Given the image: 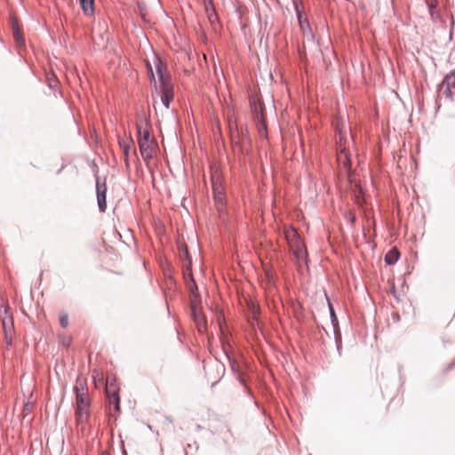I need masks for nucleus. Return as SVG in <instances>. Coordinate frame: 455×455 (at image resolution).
I'll return each instance as SVG.
<instances>
[{"mask_svg":"<svg viewBox=\"0 0 455 455\" xmlns=\"http://www.w3.org/2000/svg\"><path fill=\"white\" fill-rule=\"evenodd\" d=\"M137 139L142 158L148 161L154 156L156 141L151 138V124L144 115H139L136 121Z\"/></svg>","mask_w":455,"mask_h":455,"instance_id":"nucleus-1","label":"nucleus"},{"mask_svg":"<svg viewBox=\"0 0 455 455\" xmlns=\"http://www.w3.org/2000/svg\"><path fill=\"white\" fill-rule=\"evenodd\" d=\"M156 72L160 82L161 101L166 108H169L174 97L173 84L171 76L164 74L163 64L159 60L156 64Z\"/></svg>","mask_w":455,"mask_h":455,"instance_id":"nucleus-2","label":"nucleus"},{"mask_svg":"<svg viewBox=\"0 0 455 455\" xmlns=\"http://www.w3.org/2000/svg\"><path fill=\"white\" fill-rule=\"evenodd\" d=\"M455 93V69L445 76L439 86V94L451 98Z\"/></svg>","mask_w":455,"mask_h":455,"instance_id":"nucleus-3","label":"nucleus"},{"mask_svg":"<svg viewBox=\"0 0 455 455\" xmlns=\"http://www.w3.org/2000/svg\"><path fill=\"white\" fill-rule=\"evenodd\" d=\"M251 107L254 121L258 124L259 132H267V124L264 120L263 107L261 104H258L255 100L251 101Z\"/></svg>","mask_w":455,"mask_h":455,"instance_id":"nucleus-4","label":"nucleus"},{"mask_svg":"<svg viewBox=\"0 0 455 455\" xmlns=\"http://www.w3.org/2000/svg\"><path fill=\"white\" fill-rule=\"evenodd\" d=\"M106 193H107V186L105 181L100 182L99 179L96 180V194H97V202L99 210L101 212H104L107 208L106 202Z\"/></svg>","mask_w":455,"mask_h":455,"instance_id":"nucleus-5","label":"nucleus"},{"mask_svg":"<svg viewBox=\"0 0 455 455\" xmlns=\"http://www.w3.org/2000/svg\"><path fill=\"white\" fill-rule=\"evenodd\" d=\"M90 419L89 410H76V422L79 431L84 435Z\"/></svg>","mask_w":455,"mask_h":455,"instance_id":"nucleus-6","label":"nucleus"},{"mask_svg":"<svg viewBox=\"0 0 455 455\" xmlns=\"http://www.w3.org/2000/svg\"><path fill=\"white\" fill-rule=\"evenodd\" d=\"M106 395L108 398L109 403L114 405V409L116 411H120V399L117 394V390L113 385L108 386L106 388Z\"/></svg>","mask_w":455,"mask_h":455,"instance_id":"nucleus-7","label":"nucleus"},{"mask_svg":"<svg viewBox=\"0 0 455 455\" xmlns=\"http://www.w3.org/2000/svg\"><path fill=\"white\" fill-rule=\"evenodd\" d=\"M76 395V410H89L90 409V399L88 393H80Z\"/></svg>","mask_w":455,"mask_h":455,"instance_id":"nucleus-8","label":"nucleus"},{"mask_svg":"<svg viewBox=\"0 0 455 455\" xmlns=\"http://www.w3.org/2000/svg\"><path fill=\"white\" fill-rule=\"evenodd\" d=\"M119 146L123 150L124 156V162L126 166H129V152L132 147L134 146L133 140L130 138L129 140H121L119 139Z\"/></svg>","mask_w":455,"mask_h":455,"instance_id":"nucleus-9","label":"nucleus"},{"mask_svg":"<svg viewBox=\"0 0 455 455\" xmlns=\"http://www.w3.org/2000/svg\"><path fill=\"white\" fill-rule=\"evenodd\" d=\"M284 235L290 246H294L301 241L297 230L291 227L284 230Z\"/></svg>","mask_w":455,"mask_h":455,"instance_id":"nucleus-10","label":"nucleus"},{"mask_svg":"<svg viewBox=\"0 0 455 455\" xmlns=\"http://www.w3.org/2000/svg\"><path fill=\"white\" fill-rule=\"evenodd\" d=\"M73 391L75 394L88 393L87 379L85 377L82 375L77 376Z\"/></svg>","mask_w":455,"mask_h":455,"instance_id":"nucleus-11","label":"nucleus"},{"mask_svg":"<svg viewBox=\"0 0 455 455\" xmlns=\"http://www.w3.org/2000/svg\"><path fill=\"white\" fill-rule=\"evenodd\" d=\"M295 9L299 20V24L300 27V29L302 30L303 34L311 33V28L309 26V22L307 18H303L301 11H299V6L297 4H295Z\"/></svg>","mask_w":455,"mask_h":455,"instance_id":"nucleus-12","label":"nucleus"},{"mask_svg":"<svg viewBox=\"0 0 455 455\" xmlns=\"http://www.w3.org/2000/svg\"><path fill=\"white\" fill-rule=\"evenodd\" d=\"M4 314L7 315V318L3 319L4 334H12L14 327L12 318L9 315L8 307L4 308Z\"/></svg>","mask_w":455,"mask_h":455,"instance_id":"nucleus-13","label":"nucleus"},{"mask_svg":"<svg viewBox=\"0 0 455 455\" xmlns=\"http://www.w3.org/2000/svg\"><path fill=\"white\" fill-rule=\"evenodd\" d=\"M188 288L190 291V299H191V303H192V308H193L194 314L196 315V303L199 302V294H198V291H197V286H196V283L194 282V280H192V283L188 284Z\"/></svg>","mask_w":455,"mask_h":455,"instance_id":"nucleus-14","label":"nucleus"},{"mask_svg":"<svg viewBox=\"0 0 455 455\" xmlns=\"http://www.w3.org/2000/svg\"><path fill=\"white\" fill-rule=\"evenodd\" d=\"M293 251L294 256L299 260H303L307 258V251L303 243L300 241L298 243L294 244V246H290Z\"/></svg>","mask_w":455,"mask_h":455,"instance_id":"nucleus-15","label":"nucleus"},{"mask_svg":"<svg viewBox=\"0 0 455 455\" xmlns=\"http://www.w3.org/2000/svg\"><path fill=\"white\" fill-rule=\"evenodd\" d=\"M79 4L83 12L91 16L94 12V0H79Z\"/></svg>","mask_w":455,"mask_h":455,"instance_id":"nucleus-16","label":"nucleus"},{"mask_svg":"<svg viewBox=\"0 0 455 455\" xmlns=\"http://www.w3.org/2000/svg\"><path fill=\"white\" fill-rule=\"evenodd\" d=\"M400 253L397 249L394 248L389 251L385 256V262L387 265L395 264L399 259Z\"/></svg>","mask_w":455,"mask_h":455,"instance_id":"nucleus-17","label":"nucleus"},{"mask_svg":"<svg viewBox=\"0 0 455 455\" xmlns=\"http://www.w3.org/2000/svg\"><path fill=\"white\" fill-rule=\"evenodd\" d=\"M205 11L208 14V18L211 22H213L217 19L215 9L212 0H204Z\"/></svg>","mask_w":455,"mask_h":455,"instance_id":"nucleus-18","label":"nucleus"},{"mask_svg":"<svg viewBox=\"0 0 455 455\" xmlns=\"http://www.w3.org/2000/svg\"><path fill=\"white\" fill-rule=\"evenodd\" d=\"M212 191L213 195L215 194H224V188L221 184L220 177H217L215 175L212 176Z\"/></svg>","mask_w":455,"mask_h":455,"instance_id":"nucleus-19","label":"nucleus"},{"mask_svg":"<svg viewBox=\"0 0 455 455\" xmlns=\"http://www.w3.org/2000/svg\"><path fill=\"white\" fill-rule=\"evenodd\" d=\"M228 361L230 363V368H231L232 371L235 374L236 379L239 380V382L241 384L244 385L245 380L238 370L239 365L235 363V361L231 360L228 356Z\"/></svg>","mask_w":455,"mask_h":455,"instance_id":"nucleus-20","label":"nucleus"},{"mask_svg":"<svg viewBox=\"0 0 455 455\" xmlns=\"http://www.w3.org/2000/svg\"><path fill=\"white\" fill-rule=\"evenodd\" d=\"M180 257L184 261V264L187 267H189L191 265V257L186 247L180 248Z\"/></svg>","mask_w":455,"mask_h":455,"instance_id":"nucleus-21","label":"nucleus"},{"mask_svg":"<svg viewBox=\"0 0 455 455\" xmlns=\"http://www.w3.org/2000/svg\"><path fill=\"white\" fill-rule=\"evenodd\" d=\"M213 196H214V201H215V204H216L218 211L223 212L224 206H225L224 194H215V195H213Z\"/></svg>","mask_w":455,"mask_h":455,"instance_id":"nucleus-22","label":"nucleus"},{"mask_svg":"<svg viewBox=\"0 0 455 455\" xmlns=\"http://www.w3.org/2000/svg\"><path fill=\"white\" fill-rule=\"evenodd\" d=\"M12 33H13V37L15 39V41L20 44V45H22L24 44V39L20 32V29H19V27L17 24H13L12 25Z\"/></svg>","mask_w":455,"mask_h":455,"instance_id":"nucleus-23","label":"nucleus"},{"mask_svg":"<svg viewBox=\"0 0 455 455\" xmlns=\"http://www.w3.org/2000/svg\"><path fill=\"white\" fill-rule=\"evenodd\" d=\"M329 308H330L331 323L333 325L334 331H337V330L339 328V322H338V318L336 316V314L334 312V309L332 307V305L331 303H329Z\"/></svg>","mask_w":455,"mask_h":455,"instance_id":"nucleus-24","label":"nucleus"},{"mask_svg":"<svg viewBox=\"0 0 455 455\" xmlns=\"http://www.w3.org/2000/svg\"><path fill=\"white\" fill-rule=\"evenodd\" d=\"M338 160L343 163L345 168H348L350 166V160L347 157V155L345 151H341L338 156Z\"/></svg>","mask_w":455,"mask_h":455,"instance_id":"nucleus-25","label":"nucleus"},{"mask_svg":"<svg viewBox=\"0 0 455 455\" xmlns=\"http://www.w3.org/2000/svg\"><path fill=\"white\" fill-rule=\"evenodd\" d=\"M60 324L62 328H67L68 325V317L66 313H61L60 315Z\"/></svg>","mask_w":455,"mask_h":455,"instance_id":"nucleus-26","label":"nucleus"},{"mask_svg":"<svg viewBox=\"0 0 455 455\" xmlns=\"http://www.w3.org/2000/svg\"><path fill=\"white\" fill-rule=\"evenodd\" d=\"M4 340L7 346H12V334H4Z\"/></svg>","mask_w":455,"mask_h":455,"instance_id":"nucleus-27","label":"nucleus"},{"mask_svg":"<svg viewBox=\"0 0 455 455\" xmlns=\"http://www.w3.org/2000/svg\"><path fill=\"white\" fill-rule=\"evenodd\" d=\"M61 343L63 346H65L67 347H69V345L71 344V338H69V337L63 338L61 340Z\"/></svg>","mask_w":455,"mask_h":455,"instance_id":"nucleus-28","label":"nucleus"},{"mask_svg":"<svg viewBox=\"0 0 455 455\" xmlns=\"http://www.w3.org/2000/svg\"><path fill=\"white\" fill-rule=\"evenodd\" d=\"M429 5V9H430V15L433 19H435V12L433 11V8H434V4L431 3V4H428Z\"/></svg>","mask_w":455,"mask_h":455,"instance_id":"nucleus-29","label":"nucleus"},{"mask_svg":"<svg viewBox=\"0 0 455 455\" xmlns=\"http://www.w3.org/2000/svg\"><path fill=\"white\" fill-rule=\"evenodd\" d=\"M148 68L149 73L151 74L152 78L155 79L154 74H153V71H152V68L150 66H148Z\"/></svg>","mask_w":455,"mask_h":455,"instance_id":"nucleus-30","label":"nucleus"}]
</instances>
